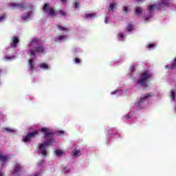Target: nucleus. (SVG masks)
<instances>
[{"label": "nucleus", "mask_w": 176, "mask_h": 176, "mask_svg": "<svg viewBox=\"0 0 176 176\" xmlns=\"http://www.w3.org/2000/svg\"><path fill=\"white\" fill-rule=\"evenodd\" d=\"M41 133L45 135V140L43 144H39V150L43 156H46L47 155V151H46V146H52L56 142L54 139H53V135L54 132L52 129H49L46 127H43L41 129Z\"/></svg>", "instance_id": "nucleus-1"}, {"label": "nucleus", "mask_w": 176, "mask_h": 176, "mask_svg": "<svg viewBox=\"0 0 176 176\" xmlns=\"http://www.w3.org/2000/svg\"><path fill=\"white\" fill-rule=\"evenodd\" d=\"M39 38H33L30 43H29L30 47H33V49L30 50V56H35V53H44L45 52V47L43 45H40ZM38 45V46H36Z\"/></svg>", "instance_id": "nucleus-2"}, {"label": "nucleus", "mask_w": 176, "mask_h": 176, "mask_svg": "<svg viewBox=\"0 0 176 176\" xmlns=\"http://www.w3.org/2000/svg\"><path fill=\"white\" fill-rule=\"evenodd\" d=\"M152 76H153V74L149 70L142 72L139 80L137 81V85H140L143 87H148V83Z\"/></svg>", "instance_id": "nucleus-3"}, {"label": "nucleus", "mask_w": 176, "mask_h": 176, "mask_svg": "<svg viewBox=\"0 0 176 176\" xmlns=\"http://www.w3.org/2000/svg\"><path fill=\"white\" fill-rule=\"evenodd\" d=\"M153 96V92L146 94L144 97L140 98V100H138L135 102V107L138 108V109H142V108H144V106L142 105V104H144V102H145V101H146L147 100H149V98H151V97Z\"/></svg>", "instance_id": "nucleus-4"}, {"label": "nucleus", "mask_w": 176, "mask_h": 176, "mask_svg": "<svg viewBox=\"0 0 176 176\" xmlns=\"http://www.w3.org/2000/svg\"><path fill=\"white\" fill-rule=\"evenodd\" d=\"M42 10L44 11L45 13H48L49 16L51 17H56V16H57L56 10H54V8H50L49 3H45L43 7Z\"/></svg>", "instance_id": "nucleus-5"}, {"label": "nucleus", "mask_w": 176, "mask_h": 176, "mask_svg": "<svg viewBox=\"0 0 176 176\" xmlns=\"http://www.w3.org/2000/svg\"><path fill=\"white\" fill-rule=\"evenodd\" d=\"M39 132L38 131H34L32 133H29L26 136L23 137V142H29L31 141L32 138H34L36 135H38Z\"/></svg>", "instance_id": "nucleus-6"}, {"label": "nucleus", "mask_w": 176, "mask_h": 176, "mask_svg": "<svg viewBox=\"0 0 176 176\" xmlns=\"http://www.w3.org/2000/svg\"><path fill=\"white\" fill-rule=\"evenodd\" d=\"M9 6H11L12 9H27L24 3H11L9 4Z\"/></svg>", "instance_id": "nucleus-7"}, {"label": "nucleus", "mask_w": 176, "mask_h": 176, "mask_svg": "<svg viewBox=\"0 0 176 176\" xmlns=\"http://www.w3.org/2000/svg\"><path fill=\"white\" fill-rule=\"evenodd\" d=\"M23 170V166H21L19 163H16L14 165V169L12 172V175H17Z\"/></svg>", "instance_id": "nucleus-8"}, {"label": "nucleus", "mask_w": 176, "mask_h": 176, "mask_svg": "<svg viewBox=\"0 0 176 176\" xmlns=\"http://www.w3.org/2000/svg\"><path fill=\"white\" fill-rule=\"evenodd\" d=\"M163 6L168 8L170 6V0H160L158 3V8H163Z\"/></svg>", "instance_id": "nucleus-9"}, {"label": "nucleus", "mask_w": 176, "mask_h": 176, "mask_svg": "<svg viewBox=\"0 0 176 176\" xmlns=\"http://www.w3.org/2000/svg\"><path fill=\"white\" fill-rule=\"evenodd\" d=\"M19 42H20V40L19 39V38L14 36L12 37V43H11V47L14 48V47H17V43H19Z\"/></svg>", "instance_id": "nucleus-10"}, {"label": "nucleus", "mask_w": 176, "mask_h": 176, "mask_svg": "<svg viewBox=\"0 0 176 176\" xmlns=\"http://www.w3.org/2000/svg\"><path fill=\"white\" fill-rule=\"evenodd\" d=\"M166 69H176V58L172 61V65H167Z\"/></svg>", "instance_id": "nucleus-11"}, {"label": "nucleus", "mask_w": 176, "mask_h": 176, "mask_svg": "<svg viewBox=\"0 0 176 176\" xmlns=\"http://www.w3.org/2000/svg\"><path fill=\"white\" fill-rule=\"evenodd\" d=\"M28 64L30 69H35L36 67H35V62L34 61V59H30L28 60Z\"/></svg>", "instance_id": "nucleus-12"}, {"label": "nucleus", "mask_w": 176, "mask_h": 176, "mask_svg": "<svg viewBox=\"0 0 176 176\" xmlns=\"http://www.w3.org/2000/svg\"><path fill=\"white\" fill-rule=\"evenodd\" d=\"M116 8V3H111L109 7V11L113 12V10H115Z\"/></svg>", "instance_id": "nucleus-13"}, {"label": "nucleus", "mask_w": 176, "mask_h": 176, "mask_svg": "<svg viewBox=\"0 0 176 176\" xmlns=\"http://www.w3.org/2000/svg\"><path fill=\"white\" fill-rule=\"evenodd\" d=\"M73 155L76 157V156H80V151L79 149H74V151H72Z\"/></svg>", "instance_id": "nucleus-14"}, {"label": "nucleus", "mask_w": 176, "mask_h": 176, "mask_svg": "<svg viewBox=\"0 0 176 176\" xmlns=\"http://www.w3.org/2000/svg\"><path fill=\"white\" fill-rule=\"evenodd\" d=\"M8 160V155H0V162L5 163Z\"/></svg>", "instance_id": "nucleus-15"}, {"label": "nucleus", "mask_w": 176, "mask_h": 176, "mask_svg": "<svg viewBox=\"0 0 176 176\" xmlns=\"http://www.w3.org/2000/svg\"><path fill=\"white\" fill-rule=\"evenodd\" d=\"M56 156H58V157H60V156H63V155L64 154V152L62 150H56L55 151Z\"/></svg>", "instance_id": "nucleus-16"}, {"label": "nucleus", "mask_w": 176, "mask_h": 176, "mask_svg": "<svg viewBox=\"0 0 176 176\" xmlns=\"http://www.w3.org/2000/svg\"><path fill=\"white\" fill-rule=\"evenodd\" d=\"M135 13L136 14H140V13H142V8L141 7H136L135 8Z\"/></svg>", "instance_id": "nucleus-17"}, {"label": "nucleus", "mask_w": 176, "mask_h": 176, "mask_svg": "<svg viewBox=\"0 0 176 176\" xmlns=\"http://www.w3.org/2000/svg\"><path fill=\"white\" fill-rule=\"evenodd\" d=\"M156 8H157V6L154 4V5L148 6V9L149 12H152L153 10H155Z\"/></svg>", "instance_id": "nucleus-18"}, {"label": "nucleus", "mask_w": 176, "mask_h": 176, "mask_svg": "<svg viewBox=\"0 0 176 176\" xmlns=\"http://www.w3.org/2000/svg\"><path fill=\"white\" fill-rule=\"evenodd\" d=\"M58 27V30H59L60 31H68V28L62 26V25H57Z\"/></svg>", "instance_id": "nucleus-19"}, {"label": "nucleus", "mask_w": 176, "mask_h": 176, "mask_svg": "<svg viewBox=\"0 0 176 176\" xmlns=\"http://www.w3.org/2000/svg\"><path fill=\"white\" fill-rule=\"evenodd\" d=\"M79 6H80V2H79V0H76L75 3H74V8L76 9H78V8H79Z\"/></svg>", "instance_id": "nucleus-20"}, {"label": "nucleus", "mask_w": 176, "mask_h": 176, "mask_svg": "<svg viewBox=\"0 0 176 176\" xmlns=\"http://www.w3.org/2000/svg\"><path fill=\"white\" fill-rule=\"evenodd\" d=\"M59 14H60V16H63V17H65V16H67V12L60 10L58 11Z\"/></svg>", "instance_id": "nucleus-21"}, {"label": "nucleus", "mask_w": 176, "mask_h": 176, "mask_svg": "<svg viewBox=\"0 0 176 176\" xmlns=\"http://www.w3.org/2000/svg\"><path fill=\"white\" fill-rule=\"evenodd\" d=\"M67 38V36L60 35L56 37L57 41H63V39H65Z\"/></svg>", "instance_id": "nucleus-22"}, {"label": "nucleus", "mask_w": 176, "mask_h": 176, "mask_svg": "<svg viewBox=\"0 0 176 176\" xmlns=\"http://www.w3.org/2000/svg\"><path fill=\"white\" fill-rule=\"evenodd\" d=\"M40 68H43L44 69H47V68H49V66H47V64H46V63H42L40 65Z\"/></svg>", "instance_id": "nucleus-23"}, {"label": "nucleus", "mask_w": 176, "mask_h": 176, "mask_svg": "<svg viewBox=\"0 0 176 176\" xmlns=\"http://www.w3.org/2000/svg\"><path fill=\"white\" fill-rule=\"evenodd\" d=\"M86 19H89L90 17H96V14H85Z\"/></svg>", "instance_id": "nucleus-24"}, {"label": "nucleus", "mask_w": 176, "mask_h": 176, "mask_svg": "<svg viewBox=\"0 0 176 176\" xmlns=\"http://www.w3.org/2000/svg\"><path fill=\"white\" fill-rule=\"evenodd\" d=\"M133 30V24L129 23L127 26V31H129V32H131Z\"/></svg>", "instance_id": "nucleus-25"}, {"label": "nucleus", "mask_w": 176, "mask_h": 176, "mask_svg": "<svg viewBox=\"0 0 176 176\" xmlns=\"http://www.w3.org/2000/svg\"><path fill=\"white\" fill-rule=\"evenodd\" d=\"M122 10L124 13H129V12H130V10H129V7L127 6H124Z\"/></svg>", "instance_id": "nucleus-26"}, {"label": "nucleus", "mask_w": 176, "mask_h": 176, "mask_svg": "<svg viewBox=\"0 0 176 176\" xmlns=\"http://www.w3.org/2000/svg\"><path fill=\"white\" fill-rule=\"evenodd\" d=\"M63 171L65 173V174H68V173H69V169H68V168L67 166L63 168Z\"/></svg>", "instance_id": "nucleus-27"}, {"label": "nucleus", "mask_w": 176, "mask_h": 176, "mask_svg": "<svg viewBox=\"0 0 176 176\" xmlns=\"http://www.w3.org/2000/svg\"><path fill=\"white\" fill-rule=\"evenodd\" d=\"M74 63H75L76 64H79V63H80V59L79 58H75V59H74Z\"/></svg>", "instance_id": "nucleus-28"}, {"label": "nucleus", "mask_w": 176, "mask_h": 176, "mask_svg": "<svg viewBox=\"0 0 176 176\" xmlns=\"http://www.w3.org/2000/svg\"><path fill=\"white\" fill-rule=\"evenodd\" d=\"M14 57L13 56H6L5 58L6 60H12V58H14Z\"/></svg>", "instance_id": "nucleus-29"}, {"label": "nucleus", "mask_w": 176, "mask_h": 176, "mask_svg": "<svg viewBox=\"0 0 176 176\" xmlns=\"http://www.w3.org/2000/svg\"><path fill=\"white\" fill-rule=\"evenodd\" d=\"M171 97L173 98V100L175 98V92H174V91H171Z\"/></svg>", "instance_id": "nucleus-30"}, {"label": "nucleus", "mask_w": 176, "mask_h": 176, "mask_svg": "<svg viewBox=\"0 0 176 176\" xmlns=\"http://www.w3.org/2000/svg\"><path fill=\"white\" fill-rule=\"evenodd\" d=\"M43 163H45V160H41L38 163V166H42V164H43Z\"/></svg>", "instance_id": "nucleus-31"}, {"label": "nucleus", "mask_w": 176, "mask_h": 176, "mask_svg": "<svg viewBox=\"0 0 176 176\" xmlns=\"http://www.w3.org/2000/svg\"><path fill=\"white\" fill-rule=\"evenodd\" d=\"M4 130L5 131H9V133H13V129H11L6 128Z\"/></svg>", "instance_id": "nucleus-32"}, {"label": "nucleus", "mask_w": 176, "mask_h": 176, "mask_svg": "<svg viewBox=\"0 0 176 176\" xmlns=\"http://www.w3.org/2000/svg\"><path fill=\"white\" fill-rule=\"evenodd\" d=\"M147 47H148V48H153V47H155V45L154 44H148L147 45Z\"/></svg>", "instance_id": "nucleus-33"}, {"label": "nucleus", "mask_w": 176, "mask_h": 176, "mask_svg": "<svg viewBox=\"0 0 176 176\" xmlns=\"http://www.w3.org/2000/svg\"><path fill=\"white\" fill-rule=\"evenodd\" d=\"M56 133H57L58 135H60V134H64L63 131H58Z\"/></svg>", "instance_id": "nucleus-34"}, {"label": "nucleus", "mask_w": 176, "mask_h": 176, "mask_svg": "<svg viewBox=\"0 0 176 176\" xmlns=\"http://www.w3.org/2000/svg\"><path fill=\"white\" fill-rule=\"evenodd\" d=\"M131 72H134V71H135V67L134 66H131Z\"/></svg>", "instance_id": "nucleus-35"}, {"label": "nucleus", "mask_w": 176, "mask_h": 176, "mask_svg": "<svg viewBox=\"0 0 176 176\" xmlns=\"http://www.w3.org/2000/svg\"><path fill=\"white\" fill-rule=\"evenodd\" d=\"M6 16L3 15L0 16V21H2L3 20V19H5Z\"/></svg>", "instance_id": "nucleus-36"}, {"label": "nucleus", "mask_w": 176, "mask_h": 176, "mask_svg": "<svg viewBox=\"0 0 176 176\" xmlns=\"http://www.w3.org/2000/svg\"><path fill=\"white\" fill-rule=\"evenodd\" d=\"M125 119H130V115H129V114H126V116H125Z\"/></svg>", "instance_id": "nucleus-37"}, {"label": "nucleus", "mask_w": 176, "mask_h": 176, "mask_svg": "<svg viewBox=\"0 0 176 176\" xmlns=\"http://www.w3.org/2000/svg\"><path fill=\"white\" fill-rule=\"evenodd\" d=\"M124 35L122 33L120 34H119L118 37L119 38H124Z\"/></svg>", "instance_id": "nucleus-38"}, {"label": "nucleus", "mask_w": 176, "mask_h": 176, "mask_svg": "<svg viewBox=\"0 0 176 176\" xmlns=\"http://www.w3.org/2000/svg\"><path fill=\"white\" fill-rule=\"evenodd\" d=\"M117 93H118V90H116L114 91H112L111 94L113 95V94H116Z\"/></svg>", "instance_id": "nucleus-39"}, {"label": "nucleus", "mask_w": 176, "mask_h": 176, "mask_svg": "<svg viewBox=\"0 0 176 176\" xmlns=\"http://www.w3.org/2000/svg\"><path fill=\"white\" fill-rule=\"evenodd\" d=\"M104 23H105L106 24H107V23H108V17H106V18H105Z\"/></svg>", "instance_id": "nucleus-40"}, {"label": "nucleus", "mask_w": 176, "mask_h": 176, "mask_svg": "<svg viewBox=\"0 0 176 176\" xmlns=\"http://www.w3.org/2000/svg\"><path fill=\"white\" fill-rule=\"evenodd\" d=\"M27 19H28V16H23L24 20H27Z\"/></svg>", "instance_id": "nucleus-41"}, {"label": "nucleus", "mask_w": 176, "mask_h": 176, "mask_svg": "<svg viewBox=\"0 0 176 176\" xmlns=\"http://www.w3.org/2000/svg\"><path fill=\"white\" fill-rule=\"evenodd\" d=\"M136 1H137L138 3H140V2H141V1H142V0H136Z\"/></svg>", "instance_id": "nucleus-42"}, {"label": "nucleus", "mask_w": 176, "mask_h": 176, "mask_svg": "<svg viewBox=\"0 0 176 176\" xmlns=\"http://www.w3.org/2000/svg\"><path fill=\"white\" fill-rule=\"evenodd\" d=\"M0 176H3V173L2 172H0Z\"/></svg>", "instance_id": "nucleus-43"}, {"label": "nucleus", "mask_w": 176, "mask_h": 176, "mask_svg": "<svg viewBox=\"0 0 176 176\" xmlns=\"http://www.w3.org/2000/svg\"><path fill=\"white\" fill-rule=\"evenodd\" d=\"M61 1V2H67V0H60Z\"/></svg>", "instance_id": "nucleus-44"}, {"label": "nucleus", "mask_w": 176, "mask_h": 176, "mask_svg": "<svg viewBox=\"0 0 176 176\" xmlns=\"http://www.w3.org/2000/svg\"><path fill=\"white\" fill-rule=\"evenodd\" d=\"M111 131L110 130H109V134H111V132H110Z\"/></svg>", "instance_id": "nucleus-45"}, {"label": "nucleus", "mask_w": 176, "mask_h": 176, "mask_svg": "<svg viewBox=\"0 0 176 176\" xmlns=\"http://www.w3.org/2000/svg\"><path fill=\"white\" fill-rule=\"evenodd\" d=\"M0 72H2V70H0Z\"/></svg>", "instance_id": "nucleus-46"}, {"label": "nucleus", "mask_w": 176, "mask_h": 176, "mask_svg": "<svg viewBox=\"0 0 176 176\" xmlns=\"http://www.w3.org/2000/svg\"><path fill=\"white\" fill-rule=\"evenodd\" d=\"M146 20H148V18H146Z\"/></svg>", "instance_id": "nucleus-47"}]
</instances>
